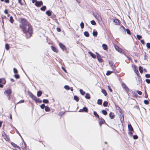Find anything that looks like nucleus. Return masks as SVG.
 <instances>
[{"label": "nucleus", "mask_w": 150, "mask_h": 150, "mask_svg": "<svg viewBox=\"0 0 150 150\" xmlns=\"http://www.w3.org/2000/svg\"><path fill=\"white\" fill-rule=\"evenodd\" d=\"M13 72L15 73H17L18 72V71L16 69L14 68L13 69Z\"/></svg>", "instance_id": "obj_49"}, {"label": "nucleus", "mask_w": 150, "mask_h": 150, "mask_svg": "<svg viewBox=\"0 0 150 150\" xmlns=\"http://www.w3.org/2000/svg\"><path fill=\"white\" fill-rule=\"evenodd\" d=\"M139 70L141 73H142L143 72V67L141 66L139 67Z\"/></svg>", "instance_id": "obj_34"}, {"label": "nucleus", "mask_w": 150, "mask_h": 150, "mask_svg": "<svg viewBox=\"0 0 150 150\" xmlns=\"http://www.w3.org/2000/svg\"><path fill=\"white\" fill-rule=\"evenodd\" d=\"M110 117L111 119H113L115 117V115L112 113L111 112H110L109 114Z\"/></svg>", "instance_id": "obj_14"}, {"label": "nucleus", "mask_w": 150, "mask_h": 150, "mask_svg": "<svg viewBox=\"0 0 150 150\" xmlns=\"http://www.w3.org/2000/svg\"><path fill=\"white\" fill-rule=\"evenodd\" d=\"M74 99L76 100V102H78L79 101V98L76 96H74Z\"/></svg>", "instance_id": "obj_30"}, {"label": "nucleus", "mask_w": 150, "mask_h": 150, "mask_svg": "<svg viewBox=\"0 0 150 150\" xmlns=\"http://www.w3.org/2000/svg\"><path fill=\"white\" fill-rule=\"evenodd\" d=\"M134 71L137 74H138L139 73V72L137 69H134Z\"/></svg>", "instance_id": "obj_54"}, {"label": "nucleus", "mask_w": 150, "mask_h": 150, "mask_svg": "<svg viewBox=\"0 0 150 150\" xmlns=\"http://www.w3.org/2000/svg\"><path fill=\"white\" fill-rule=\"evenodd\" d=\"M146 47L148 48H150V43H147L146 44Z\"/></svg>", "instance_id": "obj_52"}, {"label": "nucleus", "mask_w": 150, "mask_h": 150, "mask_svg": "<svg viewBox=\"0 0 150 150\" xmlns=\"http://www.w3.org/2000/svg\"><path fill=\"white\" fill-rule=\"evenodd\" d=\"M24 102V100H20L19 102H18L17 103L18 104V103H23Z\"/></svg>", "instance_id": "obj_58"}, {"label": "nucleus", "mask_w": 150, "mask_h": 150, "mask_svg": "<svg viewBox=\"0 0 150 150\" xmlns=\"http://www.w3.org/2000/svg\"><path fill=\"white\" fill-rule=\"evenodd\" d=\"M98 34L97 32L96 31H93V35L94 36H97Z\"/></svg>", "instance_id": "obj_35"}, {"label": "nucleus", "mask_w": 150, "mask_h": 150, "mask_svg": "<svg viewBox=\"0 0 150 150\" xmlns=\"http://www.w3.org/2000/svg\"><path fill=\"white\" fill-rule=\"evenodd\" d=\"M121 86L122 88L125 89L126 91L127 92L129 91V88L124 83H122Z\"/></svg>", "instance_id": "obj_4"}, {"label": "nucleus", "mask_w": 150, "mask_h": 150, "mask_svg": "<svg viewBox=\"0 0 150 150\" xmlns=\"http://www.w3.org/2000/svg\"><path fill=\"white\" fill-rule=\"evenodd\" d=\"M128 134H129V135L130 136H131V137H132V133L131 132V131H130V132H128Z\"/></svg>", "instance_id": "obj_62"}, {"label": "nucleus", "mask_w": 150, "mask_h": 150, "mask_svg": "<svg viewBox=\"0 0 150 150\" xmlns=\"http://www.w3.org/2000/svg\"><path fill=\"white\" fill-rule=\"evenodd\" d=\"M88 53L93 58H96V55L92 53L91 52H88Z\"/></svg>", "instance_id": "obj_13"}, {"label": "nucleus", "mask_w": 150, "mask_h": 150, "mask_svg": "<svg viewBox=\"0 0 150 150\" xmlns=\"http://www.w3.org/2000/svg\"><path fill=\"white\" fill-rule=\"evenodd\" d=\"M137 39L139 40H140L142 38V36H141L140 35H137Z\"/></svg>", "instance_id": "obj_42"}, {"label": "nucleus", "mask_w": 150, "mask_h": 150, "mask_svg": "<svg viewBox=\"0 0 150 150\" xmlns=\"http://www.w3.org/2000/svg\"><path fill=\"white\" fill-rule=\"evenodd\" d=\"M102 103V100L101 99H99L98 100L97 104L98 105H101Z\"/></svg>", "instance_id": "obj_25"}, {"label": "nucleus", "mask_w": 150, "mask_h": 150, "mask_svg": "<svg viewBox=\"0 0 150 150\" xmlns=\"http://www.w3.org/2000/svg\"><path fill=\"white\" fill-rule=\"evenodd\" d=\"M91 23L93 25H95L96 24V23L95 21L94 20H92L91 21Z\"/></svg>", "instance_id": "obj_41"}, {"label": "nucleus", "mask_w": 150, "mask_h": 150, "mask_svg": "<svg viewBox=\"0 0 150 150\" xmlns=\"http://www.w3.org/2000/svg\"><path fill=\"white\" fill-rule=\"evenodd\" d=\"M94 16L98 20L100 21L101 20L100 16L97 13H93Z\"/></svg>", "instance_id": "obj_3"}, {"label": "nucleus", "mask_w": 150, "mask_h": 150, "mask_svg": "<svg viewBox=\"0 0 150 150\" xmlns=\"http://www.w3.org/2000/svg\"><path fill=\"white\" fill-rule=\"evenodd\" d=\"M98 121L99 125H100V126H101V125L102 124H103L105 122V120L102 118H99Z\"/></svg>", "instance_id": "obj_9"}, {"label": "nucleus", "mask_w": 150, "mask_h": 150, "mask_svg": "<svg viewBox=\"0 0 150 150\" xmlns=\"http://www.w3.org/2000/svg\"><path fill=\"white\" fill-rule=\"evenodd\" d=\"M113 21L116 23V25H119L120 24L119 21L118 19H115Z\"/></svg>", "instance_id": "obj_16"}, {"label": "nucleus", "mask_w": 150, "mask_h": 150, "mask_svg": "<svg viewBox=\"0 0 150 150\" xmlns=\"http://www.w3.org/2000/svg\"><path fill=\"white\" fill-rule=\"evenodd\" d=\"M64 88L65 89L69 90L70 89L68 85H65L64 86Z\"/></svg>", "instance_id": "obj_37"}, {"label": "nucleus", "mask_w": 150, "mask_h": 150, "mask_svg": "<svg viewBox=\"0 0 150 150\" xmlns=\"http://www.w3.org/2000/svg\"><path fill=\"white\" fill-rule=\"evenodd\" d=\"M108 90L111 92H112V90L110 86H108Z\"/></svg>", "instance_id": "obj_50"}, {"label": "nucleus", "mask_w": 150, "mask_h": 150, "mask_svg": "<svg viewBox=\"0 0 150 150\" xmlns=\"http://www.w3.org/2000/svg\"><path fill=\"white\" fill-rule=\"evenodd\" d=\"M11 145L13 146V147L14 148L16 147L17 148H18L19 149H20V148L19 147V146H18L17 145L14 143L12 142L11 143Z\"/></svg>", "instance_id": "obj_18"}, {"label": "nucleus", "mask_w": 150, "mask_h": 150, "mask_svg": "<svg viewBox=\"0 0 150 150\" xmlns=\"http://www.w3.org/2000/svg\"><path fill=\"white\" fill-rule=\"evenodd\" d=\"M128 127L129 130L130 131H133V129L131 124H128Z\"/></svg>", "instance_id": "obj_15"}, {"label": "nucleus", "mask_w": 150, "mask_h": 150, "mask_svg": "<svg viewBox=\"0 0 150 150\" xmlns=\"http://www.w3.org/2000/svg\"><path fill=\"white\" fill-rule=\"evenodd\" d=\"M38 102L39 103H41L42 102V100H40L39 98H38V100H37V101H36V103Z\"/></svg>", "instance_id": "obj_57"}, {"label": "nucleus", "mask_w": 150, "mask_h": 150, "mask_svg": "<svg viewBox=\"0 0 150 150\" xmlns=\"http://www.w3.org/2000/svg\"><path fill=\"white\" fill-rule=\"evenodd\" d=\"M57 30L58 32H60L61 31V29L60 28L57 27Z\"/></svg>", "instance_id": "obj_60"}, {"label": "nucleus", "mask_w": 150, "mask_h": 150, "mask_svg": "<svg viewBox=\"0 0 150 150\" xmlns=\"http://www.w3.org/2000/svg\"><path fill=\"white\" fill-rule=\"evenodd\" d=\"M43 102L44 103H49V101L47 99H44L43 100Z\"/></svg>", "instance_id": "obj_40"}, {"label": "nucleus", "mask_w": 150, "mask_h": 150, "mask_svg": "<svg viewBox=\"0 0 150 150\" xmlns=\"http://www.w3.org/2000/svg\"><path fill=\"white\" fill-rule=\"evenodd\" d=\"M102 47L103 49L105 50H106L108 49L107 45L105 44H103L102 45Z\"/></svg>", "instance_id": "obj_17"}, {"label": "nucleus", "mask_w": 150, "mask_h": 150, "mask_svg": "<svg viewBox=\"0 0 150 150\" xmlns=\"http://www.w3.org/2000/svg\"><path fill=\"white\" fill-rule=\"evenodd\" d=\"M88 111V108L86 107H84L83 109H80L79 111V112H87Z\"/></svg>", "instance_id": "obj_10"}, {"label": "nucleus", "mask_w": 150, "mask_h": 150, "mask_svg": "<svg viewBox=\"0 0 150 150\" xmlns=\"http://www.w3.org/2000/svg\"><path fill=\"white\" fill-rule=\"evenodd\" d=\"M96 53L97 54V58L98 61L100 62H102L103 61V60L101 59L100 55L96 52Z\"/></svg>", "instance_id": "obj_8"}, {"label": "nucleus", "mask_w": 150, "mask_h": 150, "mask_svg": "<svg viewBox=\"0 0 150 150\" xmlns=\"http://www.w3.org/2000/svg\"><path fill=\"white\" fill-rule=\"evenodd\" d=\"M22 0H18V2L19 4H20L21 5H22L23 4L21 3Z\"/></svg>", "instance_id": "obj_61"}, {"label": "nucleus", "mask_w": 150, "mask_h": 150, "mask_svg": "<svg viewBox=\"0 0 150 150\" xmlns=\"http://www.w3.org/2000/svg\"><path fill=\"white\" fill-rule=\"evenodd\" d=\"M4 13L6 14H7L8 13V11L7 9H6L4 11Z\"/></svg>", "instance_id": "obj_59"}, {"label": "nucleus", "mask_w": 150, "mask_h": 150, "mask_svg": "<svg viewBox=\"0 0 150 150\" xmlns=\"http://www.w3.org/2000/svg\"><path fill=\"white\" fill-rule=\"evenodd\" d=\"M112 71H107L106 74V75H110L112 73Z\"/></svg>", "instance_id": "obj_43"}, {"label": "nucleus", "mask_w": 150, "mask_h": 150, "mask_svg": "<svg viewBox=\"0 0 150 150\" xmlns=\"http://www.w3.org/2000/svg\"><path fill=\"white\" fill-rule=\"evenodd\" d=\"M45 110L46 112H49L50 111V109L49 107L45 106Z\"/></svg>", "instance_id": "obj_26"}, {"label": "nucleus", "mask_w": 150, "mask_h": 150, "mask_svg": "<svg viewBox=\"0 0 150 150\" xmlns=\"http://www.w3.org/2000/svg\"><path fill=\"white\" fill-rule=\"evenodd\" d=\"M43 4V3L42 1H37L35 4V5L37 7H40Z\"/></svg>", "instance_id": "obj_7"}, {"label": "nucleus", "mask_w": 150, "mask_h": 150, "mask_svg": "<svg viewBox=\"0 0 150 150\" xmlns=\"http://www.w3.org/2000/svg\"><path fill=\"white\" fill-rule=\"evenodd\" d=\"M42 93V92L41 91H38L37 93V96L38 97H40L41 96Z\"/></svg>", "instance_id": "obj_24"}, {"label": "nucleus", "mask_w": 150, "mask_h": 150, "mask_svg": "<svg viewBox=\"0 0 150 150\" xmlns=\"http://www.w3.org/2000/svg\"><path fill=\"white\" fill-rule=\"evenodd\" d=\"M81 94L82 95H84L85 94V92L83 91L82 89H80L79 90Z\"/></svg>", "instance_id": "obj_31"}, {"label": "nucleus", "mask_w": 150, "mask_h": 150, "mask_svg": "<svg viewBox=\"0 0 150 150\" xmlns=\"http://www.w3.org/2000/svg\"><path fill=\"white\" fill-rule=\"evenodd\" d=\"M51 18H52V19H54V18H56V16L54 14H53V15H51Z\"/></svg>", "instance_id": "obj_45"}, {"label": "nucleus", "mask_w": 150, "mask_h": 150, "mask_svg": "<svg viewBox=\"0 0 150 150\" xmlns=\"http://www.w3.org/2000/svg\"><path fill=\"white\" fill-rule=\"evenodd\" d=\"M126 31L127 33L128 34H129V35L131 34V33H130V31L129 29H126Z\"/></svg>", "instance_id": "obj_48"}, {"label": "nucleus", "mask_w": 150, "mask_h": 150, "mask_svg": "<svg viewBox=\"0 0 150 150\" xmlns=\"http://www.w3.org/2000/svg\"><path fill=\"white\" fill-rule=\"evenodd\" d=\"M137 92L138 93V94L139 95H141L142 94V92L141 91L137 90Z\"/></svg>", "instance_id": "obj_56"}, {"label": "nucleus", "mask_w": 150, "mask_h": 150, "mask_svg": "<svg viewBox=\"0 0 150 150\" xmlns=\"http://www.w3.org/2000/svg\"><path fill=\"white\" fill-rule=\"evenodd\" d=\"M19 21L20 23H21L20 25V28L22 29L24 33L26 34L28 33L30 35L29 37H31L32 35L33 31L32 25L24 18H20Z\"/></svg>", "instance_id": "obj_1"}, {"label": "nucleus", "mask_w": 150, "mask_h": 150, "mask_svg": "<svg viewBox=\"0 0 150 150\" xmlns=\"http://www.w3.org/2000/svg\"><path fill=\"white\" fill-rule=\"evenodd\" d=\"M45 107V105L44 104H42L40 106V107L42 109H44Z\"/></svg>", "instance_id": "obj_46"}, {"label": "nucleus", "mask_w": 150, "mask_h": 150, "mask_svg": "<svg viewBox=\"0 0 150 150\" xmlns=\"http://www.w3.org/2000/svg\"><path fill=\"white\" fill-rule=\"evenodd\" d=\"M109 64L113 70L115 69V66L113 65V63L112 61H109Z\"/></svg>", "instance_id": "obj_12"}, {"label": "nucleus", "mask_w": 150, "mask_h": 150, "mask_svg": "<svg viewBox=\"0 0 150 150\" xmlns=\"http://www.w3.org/2000/svg\"><path fill=\"white\" fill-rule=\"evenodd\" d=\"M5 48L6 50H8L9 49V46L8 44H6L5 45Z\"/></svg>", "instance_id": "obj_38"}, {"label": "nucleus", "mask_w": 150, "mask_h": 150, "mask_svg": "<svg viewBox=\"0 0 150 150\" xmlns=\"http://www.w3.org/2000/svg\"><path fill=\"white\" fill-rule=\"evenodd\" d=\"M46 7L45 6H43L40 8V10L42 11H45L46 9Z\"/></svg>", "instance_id": "obj_33"}, {"label": "nucleus", "mask_w": 150, "mask_h": 150, "mask_svg": "<svg viewBox=\"0 0 150 150\" xmlns=\"http://www.w3.org/2000/svg\"><path fill=\"white\" fill-rule=\"evenodd\" d=\"M145 76L146 78H149L150 77V74H147L145 75Z\"/></svg>", "instance_id": "obj_53"}, {"label": "nucleus", "mask_w": 150, "mask_h": 150, "mask_svg": "<svg viewBox=\"0 0 150 150\" xmlns=\"http://www.w3.org/2000/svg\"><path fill=\"white\" fill-rule=\"evenodd\" d=\"M59 46L60 48L63 50H66V47L65 45H64L63 44L60 43H59Z\"/></svg>", "instance_id": "obj_11"}, {"label": "nucleus", "mask_w": 150, "mask_h": 150, "mask_svg": "<svg viewBox=\"0 0 150 150\" xmlns=\"http://www.w3.org/2000/svg\"><path fill=\"white\" fill-rule=\"evenodd\" d=\"M52 12L50 11V10L47 11L46 12V13L49 16H50L51 15Z\"/></svg>", "instance_id": "obj_19"}, {"label": "nucleus", "mask_w": 150, "mask_h": 150, "mask_svg": "<svg viewBox=\"0 0 150 150\" xmlns=\"http://www.w3.org/2000/svg\"><path fill=\"white\" fill-rule=\"evenodd\" d=\"M28 94L29 96L31 97L33 100H34L35 102L38 100V98H37L36 96H34L31 92L30 91L28 92Z\"/></svg>", "instance_id": "obj_2"}, {"label": "nucleus", "mask_w": 150, "mask_h": 150, "mask_svg": "<svg viewBox=\"0 0 150 150\" xmlns=\"http://www.w3.org/2000/svg\"><path fill=\"white\" fill-rule=\"evenodd\" d=\"M102 113L104 115H106L107 114V112L105 110L102 111Z\"/></svg>", "instance_id": "obj_36"}, {"label": "nucleus", "mask_w": 150, "mask_h": 150, "mask_svg": "<svg viewBox=\"0 0 150 150\" xmlns=\"http://www.w3.org/2000/svg\"><path fill=\"white\" fill-rule=\"evenodd\" d=\"M11 93V91L10 89H8L4 91V93L5 95H10Z\"/></svg>", "instance_id": "obj_5"}, {"label": "nucleus", "mask_w": 150, "mask_h": 150, "mask_svg": "<svg viewBox=\"0 0 150 150\" xmlns=\"http://www.w3.org/2000/svg\"><path fill=\"white\" fill-rule=\"evenodd\" d=\"M101 92L104 94L105 96H106L107 95V93L105 90L104 89H102L101 90Z\"/></svg>", "instance_id": "obj_22"}, {"label": "nucleus", "mask_w": 150, "mask_h": 150, "mask_svg": "<svg viewBox=\"0 0 150 150\" xmlns=\"http://www.w3.org/2000/svg\"><path fill=\"white\" fill-rule=\"evenodd\" d=\"M115 48L116 50L118 52L122 53H123V52H122L123 50L122 49L120 48L119 47L116 45L115 46Z\"/></svg>", "instance_id": "obj_6"}, {"label": "nucleus", "mask_w": 150, "mask_h": 150, "mask_svg": "<svg viewBox=\"0 0 150 150\" xmlns=\"http://www.w3.org/2000/svg\"><path fill=\"white\" fill-rule=\"evenodd\" d=\"M9 21H10V22L12 23H13L14 20L13 19V17L12 16H11V17H10Z\"/></svg>", "instance_id": "obj_32"}, {"label": "nucleus", "mask_w": 150, "mask_h": 150, "mask_svg": "<svg viewBox=\"0 0 150 150\" xmlns=\"http://www.w3.org/2000/svg\"><path fill=\"white\" fill-rule=\"evenodd\" d=\"M108 104V102L106 101H104L103 103V106L104 107L107 106Z\"/></svg>", "instance_id": "obj_29"}, {"label": "nucleus", "mask_w": 150, "mask_h": 150, "mask_svg": "<svg viewBox=\"0 0 150 150\" xmlns=\"http://www.w3.org/2000/svg\"><path fill=\"white\" fill-rule=\"evenodd\" d=\"M140 41L141 43L143 44H144L145 43L144 41L143 40H142Z\"/></svg>", "instance_id": "obj_63"}, {"label": "nucleus", "mask_w": 150, "mask_h": 150, "mask_svg": "<svg viewBox=\"0 0 150 150\" xmlns=\"http://www.w3.org/2000/svg\"><path fill=\"white\" fill-rule=\"evenodd\" d=\"M84 34V35L86 37H88L89 36V34L87 31H85Z\"/></svg>", "instance_id": "obj_28"}, {"label": "nucleus", "mask_w": 150, "mask_h": 150, "mask_svg": "<svg viewBox=\"0 0 150 150\" xmlns=\"http://www.w3.org/2000/svg\"><path fill=\"white\" fill-rule=\"evenodd\" d=\"M85 98L87 99H90L91 97L90 94L88 93H86L85 96Z\"/></svg>", "instance_id": "obj_21"}, {"label": "nucleus", "mask_w": 150, "mask_h": 150, "mask_svg": "<svg viewBox=\"0 0 150 150\" xmlns=\"http://www.w3.org/2000/svg\"><path fill=\"white\" fill-rule=\"evenodd\" d=\"M14 77L16 78L17 79H19L20 78V76L18 74H15L14 75Z\"/></svg>", "instance_id": "obj_44"}, {"label": "nucleus", "mask_w": 150, "mask_h": 150, "mask_svg": "<svg viewBox=\"0 0 150 150\" xmlns=\"http://www.w3.org/2000/svg\"><path fill=\"white\" fill-rule=\"evenodd\" d=\"M80 25L82 29H83L84 28V24L83 22H82L81 23Z\"/></svg>", "instance_id": "obj_39"}, {"label": "nucleus", "mask_w": 150, "mask_h": 150, "mask_svg": "<svg viewBox=\"0 0 150 150\" xmlns=\"http://www.w3.org/2000/svg\"><path fill=\"white\" fill-rule=\"evenodd\" d=\"M144 103L146 105H148L149 103V101L147 100H145L144 101Z\"/></svg>", "instance_id": "obj_47"}, {"label": "nucleus", "mask_w": 150, "mask_h": 150, "mask_svg": "<svg viewBox=\"0 0 150 150\" xmlns=\"http://www.w3.org/2000/svg\"><path fill=\"white\" fill-rule=\"evenodd\" d=\"M93 114L95 116L98 118H99V115L98 114L97 112L96 111L93 112Z\"/></svg>", "instance_id": "obj_27"}, {"label": "nucleus", "mask_w": 150, "mask_h": 150, "mask_svg": "<svg viewBox=\"0 0 150 150\" xmlns=\"http://www.w3.org/2000/svg\"><path fill=\"white\" fill-rule=\"evenodd\" d=\"M24 142V144H22V146L21 147V148L22 149H25L26 148V146L25 143L24 142Z\"/></svg>", "instance_id": "obj_23"}, {"label": "nucleus", "mask_w": 150, "mask_h": 150, "mask_svg": "<svg viewBox=\"0 0 150 150\" xmlns=\"http://www.w3.org/2000/svg\"><path fill=\"white\" fill-rule=\"evenodd\" d=\"M51 47H52V50L55 52H57L58 51V50H57V49L55 47H53V46H52Z\"/></svg>", "instance_id": "obj_20"}, {"label": "nucleus", "mask_w": 150, "mask_h": 150, "mask_svg": "<svg viewBox=\"0 0 150 150\" xmlns=\"http://www.w3.org/2000/svg\"><path fill=\"white\" fill-rule=\"evenodd\" d=\"M138 138V137L137 135H134L133 136V138L134 139H136Z\"/></svg>", "instance_id": "obj_51"}, {"label": "nucleus", "mask_w": 150, "mask_h": 150, "mask_svg": "<svg viewBox=\"0 0 150 150\" xmlns=\"http://www.w3.org/2000/svg\"><path fill=\"white\" fill-rule=\"evenodd\" d=\"M4 2L6 3H8L9 2V0H4Z\"/></svg>", "instance_id": "obj_64"}, {"label": "nucleus", "mask_w": 150, "mask_h": 150, "mask_svg": "<svg viewBox=\"0 0 150 150\" xmlns=\"http://www.w3.org/2000/svg\"><path fill=\"white\" fill-rule=\"evenodd\" d=\"M146 82L148 83H150V79H146Z\"/></svg>", "instance_id": "obj_55"}]
</instances>
